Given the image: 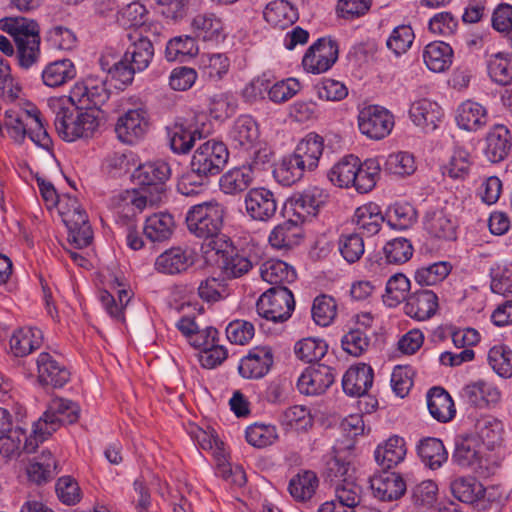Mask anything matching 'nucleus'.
<instances>
[{
    "label": "nucleus",
    "instance_id": "1",
    "mask_svg": "<svg viewBox=\"0 0 512 512\" xmlns=\"http://www.w3.org/2000/svg\"><path fill=\"white\" fill-rule=\"evenodd\" d=\"M171 176L167 162L158 160L139 165L132 178L141 186V191H126L125 200L130 202L139 212L149 207H158L167 199L166 181Z\"/></svg>",
    "mask_w": 512,
    "mask_h": 512
},
{
    "label": "nucleus",
    "instance_id": "2",
    "mask_svg": "<svg viewBox=\"0 0 512 512\" xmlns=\"http://www.w3.org/2000/svg\"><path fill=\"white\" fill-rule=\"evenodd\" d=\"M51 107L55 113V130L64 141L89 138L99 127V111L79 106L69 97L54 100Z\"/></svg>",
    "mask_w": 512,
    "mask_h": 512
},
{
    "label": "nucleus",
    "instance_id": "3",
    "mask_svg": "<svg viewBox=\"0 0 512 512\" xmlns=\"http://www.w3.org/2000/svg\"><path fill=\"white\" fill-rule=\"evenodd\" d=\"M224 212V207L214 200L194 205L187 212L188 230L206 240L203 249L207 260L211 259V250L224 241L219 238Z\"/></svg>",
    "mask_w": 512,
    "mask_h": 512
},
{
    "label": "nucleus",
    "instance_id": "4",
    "mask_svg": "<svg viewBox=\"0 0 512 512\" xmlns=\"http://www.w3.org/2000/svg\"><path fill=\"white\" fill-rule=\"evenodd\" d=\"M1 29L8 33L16 45L19 66L29 69L40 59V27L37 21L24 17L1 20Z\"/></svg>",
    "mask_w": 512,
    "mask_h": 512
},
{
    "label": "nucleus",
    "instance_id": "5",
    "mask_svg": "<svg viewBox=\"0 0 512 512\" xmlns=\"http://www.w3.org/2000/svg\"><path fill=\"white\" fill-rule=\"evenodd\" d=\"M295 308L292 292L286 286H273L256 303L259 316L274 323L285 322Z\"/></svg>",
    "mask_w": 512,
    "mask_h": 512
},
{
    "label": "nucleus",
    "instance_id": "6",
    "mask_svg": "<svg viewBox=\"0 0 512 512\" xmlns=\"http://www.w3.org/2000/svg\"><path fill=\"white\" fill-rule=\"evenodd\" d=\"M78 417L79 407L76 403L63 398H53L43 417L34 424L35 438L44 441L56 431L59 424H72Z\"/></svg>",
    "mask_w": 512,
    "mask_h": 512
},
{
    "label": "nucleus",
    "instance_id": "7",
    "mask_svg": "<svg viewBox=\"0 0 512 512\" xmlns=\"http://www.w3.org/2000/svg\"><path fill=\"white\" fill-rule=\"evenodd\" d=\"M62 221L68 229V240L77 249L90 245L93 231L88 216L76 199H70V205L60 208Z\"/></svg>",
    "mask_w": 512,
    "mask_h": 512
},
{
    "label": "nucleus",
    "instance_id": "8",
    "mask_svg": "<svg viewBox=\"0 0 512 512\" xmlns=\"http://www.w3.org/2000/svg\"><path fill=\"white\" fill-rule=\"evenodd\" d=\"M229 159V151L223 142L214 139L201 144L194 152L191 164L210 177L218 175Z\"/></svg>",
    "mask_w": 512,
    "mask_h": 512
},
{
    "label": "nucleus",
    "instance_id": "9",
    "mask_svg": "<svg viewBox=\"0 0 512 512\" xmlns=\"http://www.w3.org/2000/svg\"><path fill=\"white\" fill-rule=\"evenodd\" d=\"M212 251L217 256V265L226 278L242 277L253 268V259L227 241L221 242Z\"/></svg>",
    "mask_w": 512,
    "mask_h": 512
},
{
    "label": "nucleus",
    "instance_id": "10",
    "mask_svg": "<svg viewBox=\"0 0 512 512\" xmlns=\"http://www.w3.org/2000/svg\"><path fill=\"white\" fill-rule=\"evenodd\" d=\"M338 59V45L331 39L320 38L306 51L302 64L314 74L326 72Z\"/></svg>",
    "mask_w": 512,
    "mask_h": 512
},
{
    "label": "nucleus",
    "instance_id": "11",
    "mask_svg": "<svg viewBox=\"0 0 512 512\" xmlns=\"http://www.w3.org/2000/svg\"><path fill=\"white\" fill-rule=\"evenodd\" d=\"M110 97V91L106 87L104 80L88 77L82 82H77L69 95L71 101L77 102V104L84 108H98L106 103Z\"/></svg>",
    "mask_w": 512,
    "mask_h": 512
},
{
    "label": "nucleus",
    "instance_id": "12",
    "mask_svg": "<svg viewBox=\"0 0 512 512\" xmlns=\"http://www.w3.org/2000/svg\"><path fill=\"white\" fill-rule=\"evenodd\" d=\"M394 125L392 115L379 106L362 109L358 116V126L362 134L372 139L387 136Z\"/></svg>",
    "mask_w": 512,
    "mask_h": 512
},
{
    "label": "nucleus",
    "instance_id": "13",
    "mask_svg": "<svg viewBox=\"0 0 512 512\" xmlns=\"http://www.w3.org/2000/svg\"><path fill=\"white\" fill-rule=\"evenodd\" d=\"M335 380L334 370L325 363H313L298 379L297 387L305 395H318L325 392Z\"/></svg>",
    "mask_w": 512,
    "mask_h": 512
},
{
    "label": "nucleus",
    "instance_id": "14",
    "mask_svg": "<svg viewBox=\"0 0 512 512\" xmlns=\"http://www.w3.org/2000/svg\"><path fill=\"white\" fill-rule=\"evenodd\" d=\"M328 194L319 187H308L302 193L293 195L288 206L293 211V216L300 222H305L308 218L315 217L319 209L326 203Z\"/></svg>",
    "mask_w": 512,
    "mask_h": 512
},
{
    "label": "nucleus",
    "instance_id": "15",
    "mask_svg": "<svg viewBox=\"0 0 512 512\" xmlns=\"http://www.w3.org/2000/svg\"><path fill=\"white\" fill-rule=\"evenodd\" d=\"M195 263V253L188 247H171L157 256L155 270L165 275H178L186 272Z\"/></svg>",
    "mask_w": 512,
    "mask_h": 512
},
{
    "label": "nucleus",
    "instance_id": "16",
    "mask_svg": "<svg viewBox=\"0 0 512 512\" xmlns=\"http://www.w3.org/2000/svg\"><path fill=\"white\" fill-rule=\"evenodd\" d=\"M148 125V113L145 109H131L119 117L115 132L120 141L133 144L144 136Z\"/></svg>",
    "mask_w": 512,
    "mask_h": 512
},
{
    "label": "nucleus",
    "instance_id": "17",
    "mask_svg": "<svg viewBox=\"0 0 512 512\" xmlns=\"http://www.w3.org/2000/svg\"><path fill=\"white\" fill-rule=\"evenodd\" d=\"M244 202L248 215L258 221L270 220L278 208L274 193L264 187L250 189L245 195Z\"/></svg>",
    "mask_w": 512,
    "mask_h": 512
},
{
    "label": "nucleus",
    "instance_id": "18",
    "mask_svg": "<svg viewBox=\"0 0 512 512\" xmlns=\"http://www.w3.org/2000/svg\"><path fill=\"white\" fill-rule=\"evenodd\" d=\"M273 362L272 349L269 346H257L241 359L238 371L243 378L260 379L270 371Z\"/></svg>",
    "mask_w": 512,
    "mask_h": 512
},
{
    "label": "nucleus",
    "instance_id": "19",
    "mask_svg": "<svg viewBox=\"0 0 512 512\" xmlns=\"http://www.w3.org/2000/svg\"><path fill=\"white\" fill-rule=\"evenodd\" d=\"M167 132L173 152L186 154L192 149L196 140L208 135L209 130H205L204 124L199 128L196 124L176 122L172 127L167 128Z\"/></svg>",
    "mask_w": 512,
    "mask_h": 512
},
{
    "label": "nucleus",
    "instance_id": "20",
    "mask_svg": "<svg viewBox=\"0 0 512 512\" xmlns=\"http://www.w3.org/2000/svg\"><path fill=\"white\" fill-rule=\"evenodd\" d=\"M369 482L374 497L381 501L398 500L407 490L405 480L395 472L384 471L371 477Z\"/></svg>",
    "mask_w": 512,
    "mask_h": 512
},
{
    "label": "nucleus",
    "instance_id": "21",
    "mask_svg": "<svg viewBox=\"0 0 512 512\" xmlns=\"http://www.w3.org/2000/svg\"><path fill=\"white\" fill-rule=\"evenodd\" d=\"M38 381L43 386L63 387L70 379V372L51 354L42 352L37 358Z\"/></svg>",
    "mask_w": 512,
    "mask_h": 512
},
{
    "label": "nucleus",
    "instance_id": "22",
    "mask_svg": "<svg viewBox=\"0 0 512 512\" xmlns=\"http://www.w3.org/2000/svg\"><path fill=\"white\" fill-rule=\"evenodd\" d=\"M438 297L432 290L422 289L408 296L405 313L411 318L423 321L431 318L437 311Z\"/></svg>",
    "mask_w": 512,
    "mask_h": 512
},
{
    "label": "nucleus",
    "instance_id": "23",
    "mask_svg": "<svg viewBox=\"0 0 512 512\" xmlns=\"http://www.w3.org/2000/svg\"><path fill=\"white\" fill-rule=\"evenodd\" d=\"M252 165L233 167L223 173L219 179V188L226 194L235 196L244 192L253 182Z\"/></svg>",
    "mask_w": 512,
    "mask_h": 512
},
{
    "label": "nucleus",
    "instance_id": "24",
    "mask_svg": "<svg viewBox=\"0 0 512 512\" xmlns=\"http://www.w3.org/2000/svg\"><path fill=\"white\" fill-rule=\"evenodd\" d=\"M373 370L366 364L350 367L343 376L342 387L350 396H364L373 383Z\"/></svg>",
    "mask_w": 512,
    "mask_h": 512
},
{
    "label": "nucleus",
    "instance_id": "25",
    "mask_svg": "<svg viewBox=\"0 0 512 512\" xmlns=\"http://www.w3.org/2000/svg\"><path fill=\"white\" fill-rule=\"evenodd\" d=\"M302 223L296 217L277 225L269 235V243L278 249H289L298 245L303 236Z\"/></svg>",
    "mask_w": 512,
    "mask_h": 512
},
{
    "label": "nucleus",
    "instance_id": "26",
    "mask_svg": "<svg viewBox=\"0 0 512 512\" xmlns=\"http://www.w3.org/2000/svg\"><path fill=\"white\" fill-rule=\"evenodd\" d=\"M511 148V135L504 125H496L487 134L484 153L489 161L497 163L502 161Z\"/></svg>",
    "mask_w": 512,
    "mask_h": 512
},
{
    "label": "nucleus",
    "instance_id": "27",
    "mask_svg": "<svg viewBox=\"0 0 512 512\" xmlns=\"http://www.w3.org/2000/svg\"><path fill=\"white\" fill-rule=\"evenodd\" d=\"M323 149V138L316 133H309L298 143L293 155L308 171H312L318 166Z\"/></svg>",
    "mask_w": 512,
    "mask_h": 512
},
{
    "label": "nucleus",
    "instance_id": "28",
    "mask_svg": "<svg viewBox=\"0 0 512 512\" xmlns=\"http://www.w3.org/2000/svg\"><path fill=\"white\" fill-rule=\"evenodd\" d=\"M462 397L472 406L484 408L500 400V391L485 381H477L466 385Z\"/></svg>",
    "mask_w": 512,
    "mask_h": 512
},
{
    "label": "nucleus",
    "instance_id": "29",
    "mask_svg": "<svg viewBox=\"0 0 512 512\" xmlns=\"http://www.w3.org/2000/svg\"><path fill=\"white\" fill-rule=\"evenodd\" d=\"M409 114L417 126L431 131L436 129L437 122L442 116L440 106L428 99H420L413 102Z\"/></svg>",
    "mask_w": 512,
    "mask_h": 512
},
{
    "label": "nucleus",
    "instance_id": "30",
    "mask_svg": "<svg viewBox=\"0 0 512 512\" xmlns=\"http://www.w3.org/2000/svg\"><path fill=\"white\" fill-rule=\"evenodd\" d=\"M191 30L194 38L203 41H219L223 38V23L213 13L197 14L191 21Z\"/></svg>",
    "mask_w": 512,
    "mask_h": 512
},
{
    "label": "nucleus",
    "instance_id": "31",
    "mask_svg": "<svg viewBox=\"0 0 512 512\" xmlns=\"http://www.w3.org/2000/svg\"><path fill=\"white\" fill-rule=\"evenodd\" d=\"M453 50L449 44L434 41L426 45L423 60L427 68L433 72H444L452 64Z\"/></svg>",
    "mask_w": 512,
    "mask_h": 512
},
{
    "label": "nucleus",
    "instance_id": "32",
    "mask_svg": "<svg viewBox=\"0 0 512 512\" xmlns=\"http://www.w3.org/2000/svg\"><path fill=\"white\" fill-rule=\"evenodd\" d=\"M175 229L172 215L157 213L148 217L143 228L144 234L151 242H165L171 238Z\"/></svg>",
    "mask_w": 512,
    "mask_h": 512
},
{
    "label": "nucleus",
    "instance_id": "33",
    "mask_svg": "<svg viewBox=\"0 0 512 512\" xmlns=\"http://www.w3.org/2000/svg\"><path fill=\"white\" fill-rule=\"evenodd\" d=\"M261 278L273 286H285L295 281L297 275L292 266L278 259H270L260 267Z\"/></svg>",
    "mask_w": 512,
    "mask_h": 512
},
{
    "label": "nucleus",
    "instance_id": "34",
    "mask_svg": "<svg viewBox=\"0 0 512 512\" xmlns=\"http://www.w3.org/2000/svg\"><path fill=\"white\" fill-rule=\"evenodd\" d=\"M375 460L383 469H390L404 460L406 447L404 439L398 436L390 437L375 450Z\"/></svg>",
    "mask_w": 512,
    "mask_h": 512
},
{
    "label": "nucleus",
    "instance_id": "35",
    "mask_svg": "<svg viewBox=\"0 0 512 512\" xmlns=\"http://www.w3.org/2000/svg\"><path fill=\"white\" fill-rule=\"evenodd\" d=\"M427 405L433 418L440 422L451 420L455 414L451 396L441 387H434L427 394Z\"/></svg>",
    "mask_w": 512,
    "mask_h": 512
},
{
    "label": "nucleus",
    "instance_id": "36",
    "mask_svg": "<svg viewBox=\"0 0 512 512\" xmlns=\"http://www.w3.org/2000/svg\"><path fill=\"white\" fill-rule=\"evenodd\" d=\"M42 332L38 328H21L10 338V349L16 357H24L42 344Z\"/></svg>",
    "mask_w": 512,
    "mask_h": 512
},
{
    "label": "nucleus",
    "instance_id": "37",
    "mask_svg": "<svg viewBox=\"0 0 512 512\" xmlns=\"http://www.w3.org/2000/svg\"><path fill=\"white\" fill-rule=\"evenodd\" d=\"M25 441L23 450L31 453L35 450L31 440L27 439L26 432L21 427H15L7 433L0 435V454L7 459L20 455L21 443Z\"/></svg>",
    "mask_w": 512,
    "mask_h": 512
},
{
    "label": "nucleus",
    "instance_id": "38",
    "mask_svg": "<svg viewBox=\"0 0 512 512\" xmlns=\"http://www.w3.org/2000/svg\"><path fill=\"white\" fill-rule=\"evenodd\" d=\"M41 76L46 86L59 87L76 77V68L69 59L57 60L48 64Z\"/></svg>",
    "mask_w": 512,
    "mask_h": 512
},
{
    "label": "nucleus",
    "instance_id": "39",
    "mask_svg": "<svg viewBox=\"0 0 512 512\" xmlns=\"http://www.w3.org/2000/svg\"><path fill=\"white\" fill-rule=\"evenodd\" d=\"M33 117V110L8 109L5 111L4 126L9 136L17 143H22Z\"/></svg>",
    "mask_w": 512,
    "mask_h": 512
},
{
    "label": "nucleus",
    "instance_id": "40",
    "mask_svg": "<svg viewBox=\"0 0 512 512\" xmlns=\"http://www.w3.org/2000/svg\"><path fill=\"white\" fill-rule=\"evenodd\" d=\"M456 120L460 128L476 131L487 122L486 109L477 102L466 101L458 108Z\"/></svg>",
    "mask_w": 512,
    "mask_h": 512
},
{
    "label": "nucleus",
    "instance_id": "41",
    "mask_svg": "<svg viewBox=\"0 0 512 512\" xmlns=\"http://www.w3.org/2000/svg\"><path fill=\"white\" fill-rule=\"evenodd\" d=\"M359 166V158L348 155L338 161L328 172L330 182L340 188H348L355 181V172Z\"/></svg>",
    "mask_w": 512,
    "mask_h": 512
},
{
    "label": "nucleus",
    "instance_id": "42",
    "mask_svg": "<svg viewBox=\"0 0 512 512\" xmlns=\"http://www.w3.org/2000/svg\"><path fill=\"white\" fill-rule=\"evenodd\" d=\"M454 461L461 467H475L482 461V447L478 440L467 436L456 443Z\"/></svg>",
    "mask_w": 512,
    "mask_h": 512
},
{
    "label": "nucleus",
    "instance_id": "43",
    "mask_svg": "<svg viewBox=\"0 0 512 512\" xmlns=\"http://www.w3.org/2000/svg\"><path fill=\"white\" fill-rule=\"evenodd\" d=\"M452 495L463 503L472 504L484 497L483 485L473 477H458L450 484Z\"/></svg>",
    "mask_w": 512,
    "mask_h": 512
},
{
    "label": "nucleus",
    "instance_id": "44",
    "mask_svg": "<svg viewBox=\"0 0 512 512\" xmlns=\"http://www.w3.org/2000/svg\"><path fill=\"white\" fill-rule=\"evenodd\" d=\"M263 16L268 23L283 28L298 19V12L286 0H274L267 4Z\"/></svg>",
    "mask_w": 512,
    "mask_h": 512
},
{
    "label": "nucleus",
    "instance_id": "45",
    "mask_svg": "<svg viewBox=\"0 0 512 512\" xmlns=\"http://www.w3.org/2000/svg\"><path fill=\"white\" fill-rule=\"evenodd\" d=\"M124 55L138 72L144 71L154 56V47L150 39L141 34L128 47Z\"/></svg>",
    "mask_w": 512,
    "mask_h": 512
},
{
    "label": "nucleus",
    "instance_id": "46",
    "mask_svg": "<svg viewBox=\"0 0 512 512\" xmlns=\"http://www.w3.org/2000/svg\"><path fill=\"white\" fill-rule=\"evenodd\" d=\"M475 431L483 445L493 449L502 441L503 424L493 416H482L475 423Z\"/></svg>",
    "mask_w": 512,
    "mask_h": 512
},
{
    "label": "nucleus",
    "instance_id": "47",
    "mask_svg": "<svg viewBox=\"0 0 512 512\" xmlns=\"http://www.w3.org/2000/svg\"><path fill=\"white\" fill-rule=\"evenodd\" d=\"M318 483V477L314 472L303 471L290 480L288 490L296 501L305 502L312 498Z\"/></svg>",
    "mask_w": 512,
    "mask_h": 512
},
{
    "label": "nucleus",
    "instance_id": "48",
    "mask_svg": "<svg viewBox=\"0 0 512 512\" xmlns=\"http://www.w3.org/2000/svg\"><path fill=\"white\" fill-rule=\"evenodd\" d=\"M57 464L53 459L52 454L42 452V454L35 458L27 468L29 480L41 485L50 481L56 474Z\"/></svg>",
    "mask_w": 512,
    "mask_h": 512
},
{
    "label": "nucleus",
    "instance_id": "49",
    "mask_svg": "<svg viewBox=\"0 0 512 512\" xmlns=\"http://www.w3.org/2000/svg\"><path fill=\"white\" fill-rule=\"evenodd\" d=\"M380 170L381 165L377 158L367 159L363 163L359 162V166H357V171L355 172V181L352 186L355 187L359 193L371 191L376 185Z\"/></svg>",
    "mask_w": 512,
    "mask_h": 512
},
{
    "label": "nucleus",
    "instance_id": "50",
    "mask_svg": "<svg viewBox=\"0 0 512 512\" xmlns=\"http://www.w3.org/2000/svg\"><path fill=\"white\" fill-rule=\"evenodd\" d=\"M418 455L431 469L439 468L447 460V452L441 440L425 438L417 446Z\"/></svg>",
    "mask_w": 512,
    "mask_h": 512
},
{
    "label": "nucleus",
    "instance_id": "51",
    "mask_svg": "<svg viewBox=\"0 0 512 512\" xmlns=\"http://www.w3.org/2000/svg\"><path fill=\"white\" fill-rule=\"evenodd\" d=\"M384 217L376 205L362 206L356 209L354 222L357 229L367 236H373L380 231Z\"/></svg>",
    "mask_w": 512,
    "mask_h": 512
},
{
    "label": "nucleus",
    "instance_id": "52",
    "mask_svg": "<svg viewBox=\"0 0 512 512\" xmlns=\"http://www.w3.org/2000/svg\"><path fill=\"white\" fill-rule=\"evenodd\" d=\"M258 126L254 119L248 115H242L236 119L230 131V137L240 147L252 145L258 138Z\"/></svg>",
    "mask_w": 512,
    "mask_h": 512
},
{
    "label": "nucleus",
    "instance_id": "53",
    "mask_svg": "<svg viewBox=\"0 0 512 512\" xmlns=\"http://www.w3.org/2000/svg\"><path fill=\"white\" fill-rule=\"evenodd\" d=\"M335 499L349 510L355 508L361 502L362 487L356 482L355 477H346L334 485Z\"/></svg>",
    "mask_w": 512,
    "mask_h": 512
},
{
    "label": "nucleus",
    "instance_id": "54",
    "mask_svg": "<svg viewBox=\"0 0 512 512\" xmlns=\"http://www.w3.org/2000/svg\"><path fill=\"white\" fill-rule=\"evenodd\" d=\"M451 265L440 261L422 266L415 271L414 279L421 286H432L442 282L450 273Z\"/></svg>",
    "mask_w": 512,
    "mask_h": 512
},
{
    "label": "nucleus",
    "instance_id": "55",
    "mask_svg": "<svg viewBox=\"0 0 512 512\" xmlns=\"http://www.w3.org/2000/svg\"><path fill=\"white\" fill-rule=\"evenodd\" d=\"M387 223L395 229H407L417 219V212L409 203H395L386 211Z\"/></svg>",
    "mask_w": 512,
    "mask_h": 512
},
{
    "label": "nucleus",
    "instance_id": "56",
    "mask_svg": "<svg viewBox=\"0 0 512 512\" xmlns=\"http://www.w3.org/2000/svg\"><path fill=\"white\" fill-rule=\"evenodd\" d=\"M328 345L318 338H304L295 344L296 356L307 363L318 362L327 353Z\"/></svg>",
    "mask_w": 512,
    "mask_h": 512
},
{
    "label": "nucleus",
    "instance_id": "57",
    "mask_svg": "<svg viewBox=\"0 0 512 512\" xmlns=\"http://www.w3.org/2000/svg\"><path fill=\"white\" fill-rule=\"evenodd\" d=\"M210 176L190 163V170L184 173L177 183V190L185 195L191 196L200 193L209 183Z\"/></svg>",
    "mask_w": 512,
    "mask_h": 512
},
{
    "label": "nucleus",
    "instance_id": "58",
    "mask_svg": "<svg viewBox=\"0 0 512 512\" xmlns=\"http://www.w3.org/2000/svg\"><path fill=\"white\" fill-rule=\"evenodd\" d=\"M488 72L491 79L500 85H510L512 82V60L503 52L491 55L488 61Z\"/></svg>",
    "mask_w": 512,
    "mask_h": 512
},
{
    "label": "nucleus",
    "instance_id": "59",
    "mask_svg": "<svg viewBox=\"0 0 512 512\" xmlns=\"http://www.w3.org/2000/svg\"><path fill=\"white\" fill-rule=\"evenodd\" d=\"M427 231L434 237L445 240L455 239V223L443 211L433 212L426 222Z\"/></svg>",
    "mask_w": 512,
    "mask_h": 512
},
{
    "label": "nucleus",
    "instance_id": "60",
    "mask_svg": "<svg viewBox=\"0 0 512 512\" xmlns=\"http://www.w3.org/2000/svg\"><path fill=\"white\" fill-rule=\"evenodd\" d=\"M314 322L326 327L332 323L337 314V304L333 297L322 294L317 296L311 309Z\"/></svg>",
    "mask_w": 512,
    "mask_h": 512
},
{
    "label": "nucleus",
    "instance_id": "61",
    "mask_svg": "<svg viewBox=\"0 0 512 512\" xmlns=\"http://www.w3.org/2000/svg\"><path fill=\"white\" fill-rule=\"evenodd\" d=\"M411 242L403 237L394 238L388 241L383 247L385 260L389 264H403L413 255Z\"/></svg>",
    "mask_w": 512,
    "mask_h": 512
},
{
    "label": "nucleus",
    "instance_id": "62",
    "mask_svg": "<svg viewBox=\"0 0 512 512\" xmlns=\"http://www.w3.org/2000/svg\"><path fill=\"white\" fill-rule=\"evenodd\" d=\"M308 169L292 154L285 157L275 169V176L283 185H292L299 181Z\"/></svg>",
    "mask_w": 512,
    "mask_h": 512
},
{
    "label": "nucleus",
    "instance_id": "63",
    "mask_svg": "<svg viewBox=\"0 0 512 512\" xmlns=\"http://www.w3.org/2000/svg\"><path fill=\"white\" fill-rule=\"evenodd\" d=\"M338 248L348 263L360 260L365 251L363 237L359 233L343 234L338 240Z\"/></svg>",
    "mask_w": 512,
    "mask_h": 512
},
{
    "label": "nucleus",
    "instance_id": "64",
    "mask_svg": "<svg viewBox=\"0 0 512 512\" xmlns=\"http://www.w3.org/2000/svg\"><path fill=\"white\" fill-rule=\"evenodd\" d=\"M488 362L502 377L512 376V350L505 345H495L488 352Z\"/></svg>",
    "mask_w": 512,
    "mask_h": 512
}]
</instances>
